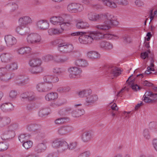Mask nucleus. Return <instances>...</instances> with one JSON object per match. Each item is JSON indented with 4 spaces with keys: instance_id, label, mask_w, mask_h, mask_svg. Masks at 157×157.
I'll list each match as a JSON object with an SVG mask.
<instances>
[{
    "instance_id": "nucleus-30",
    "label": "nucleus",
    "mask_w": 157,
    "mask_h": 157,
    "mask_svg": "<svg viewBox=\"0 0 157 157\" xmlns=\"http://www.w3.org/2000/svg\"><path fill=\"white\" fill-rule=\"evenodd\" d=\"M42 69L40 66L32 67L29 69L30 72L33 74H36L42 71Z\"/></svg>"
},
{
    "instance_id": "nucleus-21",
    "label": "nucleus",
    "mask_w": 157,
    "mask_h": 157,
    "mask_svg": "<svg viewBox=\"0 0 157 157\" xmlns=\"http://www.w3.org/2000/svg\"><path fill=\"white\" fill-rule=\"evenodd\" d=\"M75 64L77 66L81 67H85L88 65L87 61L82 59H79L76 60L75 61Z\"/></svg>"
},
{
    "instance_id": "nucleus-4",
    "label": "nucleus",
    "mask_w": 157,
    "mask_h": 157,
    "mask_svg": "<svg viewBox=\"0 0 157 157\" xmlns=\"http://www.w3.org/2000/svg\"><path fill=\"white\" fill-rule=\"evenodd\" d=\"M27 39L29 43L36 44L39 43L41 38L40 36L37 33H31L28 36Z\"/></svg>"
},
{
    "instance_id": "nucleus-9",
    "label": "nucleus",
    "mask_w": 157,
    "mask_h": 157,
    "mask_svg": "<svg viewBox=\"0 0 157 157\" xmlns=\"http://www.w3.org/2000/svg\"><path fill=\"white\" fill-rule=\"evenodd\" d=\"M27 129L28 130L36 133L41 128V126L40 124L33 123L28 124L27 125Z\"/></svg>"
},
{
    "instance_id": "nucleus-27",
    "label": "nucleus",
    "mask_w": 157,
    "mask_h": 157,
    "mask_svg": "<svg viewBox=\"0 0 157 157\" xmlns=\"http://www.w3.org/2000/svg\"><path fill=\"white\" fill-rule=\"evenodd\" d=\"M58 98V94L56 93H51L48 94L45 97V98L47 101H51Z\"/></svg>"
},
{
    "instance_id": "nucleus-37",
    "label": "nucleus",
    "mask_w": 157,
    "mask_h": 157,
    "mask_svg": "<svg viewBox=\"0 0 157 157\" xmlns=\"http://www.w3.org/2000/svg\"><path fill=\"white\" fill-rule=\"evenodd\" d=\"M49 109L47 108H42L39 112V114L40 116L42 117L47 115L49 113Z\"/></svg>"
},
{
    "instance_id": "nucleus-48",
    "label": "nucleus",
    "mask_w": 157,
    "mask_h": 157,
    "mask_svg": "<svg viewBox=\"0 0 157 157\" xmlns=\"http://www.w3.org/2000/svg\"><path fill=\"white\" fill-rule=\"evenodd\" d=\"M73 47L72 45L66 44L65 53H69L73 49Z\"/></svg>"
},
{
    "instance_id": "nucleus-43",
    "label": "nucleus",
    "mask_w": 157,
    "mask_h": 157,
    "mask_svg": "<svg viewBox=\"0 0 157 157\" xmlns=\"http://www.w3.org/2000/svg\"><path fill=\"white\" fill-rule=\"evenodd\" d=\"M115 2H113L116 4V3H117L119 5L123 6H126L128 4V2L127 0H113Z\"/></svg>"
},
{
    "instance_id": "nucleus-54",
    "label": "nucleus",
    "mask_w": 157,
    "mask_h": 157,
    "mask_svg": "<svg viewBox=\"0 0 157 157\" xmlns=\"http://www.w3.org/2000/svg\"><path fill=\"white\" fill-rule=\"evenodd\" d=\"M44 83H38L36 86V88L40 92H44Z\"/></svg>"
},
{
    "instance_id": "nucleus-19",
    "label": "nucleus",
    "mask_w": 157,
    "mask_h": 157,
    "mask_svg": "<svg viewBox=\"0 0 157 157\" xmlns=\"http://www.w3.org/2000/svg\"><path fill=\"white\" fill-rule=\"evenodd\" d=\"M98 99L96 95H90L87 97L86 99V102L87 105H90L94 103Z\"/></svg>"
},
{
    "instance_id": "nucleus-22",
    "label": "nucleus",
    "mask_w": 157,
    "mask_h": 157,
    "mask_svg": "<svg viewBox=\"0 0 157 157\" xmlns=\"http://www.w3.org/2000/svg\"><path fill=\"white\" fill-rule=\"evenodd\" d=\"M40 59L35 58L31 59L29 61V64L31 67L40 66L41 64Z\"/></svg>"
},
{
    "instance_id": "nucleus-14",
    "label": "nucleus",
    "mask_w": 157,
    "mask_h": 157,
    "mask_svg": "<svg viewBox=\"0 0 157 157\" xmlns=\"http://www.w3.org/2000/svg\"><path fill=\"white\" fill-rule=\"evenodd\" d=\"M19 24L26 26L30 23H32V20L29 16H24L21 17L19 20Z\"/></svg>"
},
{
    "instance_id": "nucleus-45",
    "label": "nucleus",
    "mask_w": 157,
    "mask_h": 157,
    "mask_svg": "<svg viewBox=\"0 0 157 157\" xmlns=\"http://www.w3.org/2000/svg\"><path fill=\"white\" fill-rule=\"evenodd\" d=\"M143 136L146 140H148L150 138V135L148 129H145L143 131Z\"/></svg>"
},
{
    "instance_id": "nucleus-7",
    "label": "nucleus",
    "mask_w": 157,
    "mask_h": 157,
    "mask_svg": "<svg viewBox=\"0 0 157 157\" xmlns=\"http://www.w3.org/2000/svg\"><path fill=\"white\" fill-rule=\"evenodd\" d=\"M93 134L91 131H86L84 132L82 135V139L85 142H87L92 138Z\"/></svg>"
},
{
    "instance_id": "nucleus-3",
    "label": "nucleus",
    "mask_w": 157,
    "mask_h": 157,
    "mask_svg": "<svg viewBox=\"0 0 157 157\" xmlns=\"http://www.w3.org/2000/svg\"><path fill=\"white\" fill-rule=\"evenodd\" d=\"M143 100L147 103H154L157 102V94L151 91L145 92L143 96Z\"/></svg>"
},
{
    "instance_id": "nucleus-55",
    "label": "nucleus",
    "mask_w": 157,
    "mask_h": 157,
    "mask_svg": "<svg viewBox=\"0 0 157 157\" xmlns=\"http://www.w3.org/2000/svg\"><path fill=\"white\" fill-rule=\"evenodd\" d=\"M151 52L150 50H148L147 51L142 52L141 54V57L142 58L145 59L148 57V53H151Z\"/></svg>"
},
{
    "instance_id": "nucleus-51",
    "label": "nucleus",
    "mask_w": 157,
    "mask_h": 157,
    "mask_svg": "<svg viewBox=\"0 0 157 157\" xmlns=\"http://www.w3.org/2000/svg\"><path fill=\"white\" fill-rule=\"evenodd\" d=\"M6 134H7L9 139H11L14 137L15 136L14 132L10 130L6 131Z\"/></svg>"
},
{
    "instance_id": "nucleus-6",
    "label": "nucleus",
    "mask_w": 157,
    "mask_h": 157,
    "mask_svg": "<svg viewBox=\"0 0 157 157\" xmlns=\"http://www.w3.org/2000/svg\"><path fill=\"white\" fill-rule=\"evenodd\" d=\"M68 71L69 73V77L71 78H75L76 76L81 73L82 70L76 67H70L68 69Z\"/></svg>"
},
{
    "instance_id": "nucleus-32",
    "label": "nucleus",
    "mask_w": 157,
    "mask_h": 157,
    "mask_svg": "<svg viewBox=\"0 0 157 157\" xmlns=\"http://www.w3.org/2000/svg\"><path fill=\"white\" fill-rule=\"evenodd\" d=\"M1 61L3 62H7L11 59V55L8 53H4L0 56Z\"/></svg>"
},
{
    "instance_id": "nucleus-29",
    "label": "nucleus",
    "mask_w": 157,
    "mask_h": 157,
    "mask_svg": "<svg viewBox=\"0 0 157 157\" xmlns=\"http://www.w3.org/2000/svg\"><path fill=\"white\" fill-rule=\"evenodd\" d=\"M31 50V48L29 47H22L19 49L18 51V53L21 54H24L29 53Z\"/></svg>"
},
{
    "instance_id": "nucleus-20",
    "label": "nucleus",
    "mask_w": 157,
    "mask_h": 157,
    "mask_svg": "<svg viewBox=\"0 0 157 157\" xmlns=\"http://www.w3.org/2000/svg\"><path fill=\"white\" fill-rule=\"evenodd\" d=\"M16 83L18 85H21L26 83L28 79L26 76L23 75H19L17 77Z\"/></svg>"
},
{
    "instance_id": "nucleus-53",
    "label": "nucleus",
    "mask_w": 157,
    "mask_h": 157,
    "mask_svg": "<svg viewBox=\"0 0 157 157\" xmlns=\"http://www.w3.org/2000/svg\"><path fill=\"white\" fill-rule=\"evenodd\" d=\"M28 137L25 136V134H21L19 136V140L21 142L23 143L28 140Z\"/></svg>"
},
{
    "instance_id": "nucleus-28",
    "label": "nucleus",
    "mask_w": 157,
    "mask_h": 157,
    "mask_svg": "<svg viewBox=\"0 0 157 157\" xmlns=\"http://www.w3.org/2000/svg\"><path fill=\"white\" fill-rule=\"evenodd\" d=\"M135 80V79L134 78L130 82H128V86L131 87L132 89L135 91H137V89L140 90L141 88L137 84H135L134 82Z\"/></svg>"
},
{
    "instance_id": "nucleus-62",
    "label": "nucleus",
    "mask_w": 157,
    "mask_h": 157,
    "mask_svg": "<svg viewBox=\"0 0 157 157\" xmlns=\"http://www.w3.org/2000/svg\"><path fill=\"white\" fill-rule=\"evenodd\" d=\"M150 127L152 129H157V122H151L149 124Z\"/></svg>"
},
{
    "instance_id": "nucleus-15",
    "label": "nucleus",
    "mask_w": 157,
    "mask_h": 157,
    "mask_svg": "<svg viewBox=\"0 0 157 157\" xmlns=\"http://www.w3.org/2000/svg\"><path fill=\"white\" fill-rule=\"evenodd\" d=\"M46 143L45 141L44 140L42 143L38 144L35 147V151L37 152H40L45 150L46 148Z\"/></svg>"
},
{
    "instance_id": "nucleus-8",
    "label": "nucleus",
    "mask_w": 157,
    "mask_h": 157,
    "mask_svg": "<svg viewBox=\"0 0 157 157\" xmlns=\"http://www.w3.org/2000/svg\"><path fill=\"white\" fill-rule=\"evenodd\" d=\"M29 29L26 26L20 24L16 29L17 32L20 34L23 35H25L29 31Z\"/></svg>"
},
{
    "instance_id": "nucleus-11",
    "label": "nucleus",
    "mask_w": 157,
    "mask_h": 157,
    "mask_svg": "<svg viewBox=\"0 0 157 157\" xmlns=\"http://www.w3.org/2000/svg\"><path fill=\"white\" fill-rule=\"evenodd\" d=\"M5 40L8 46H11L14 45L17 42L16 39L10 35L5 36Z\"/></svg>"
},
{
    "instance_id": "nucleus-33",
    "label": "nucleus",
    "mask_w": 157,
    "mask_h": 157,
    "mask_svg": "<svg viewBox=\"0 0 157 157\" xmlns=\"http://www.w3.org/2000/svg\"><path fill=\"white\" fill-rule=\"evenodd\" d=\"M68 148V144L65 141H63L58 151L60 152H63Z\"/></svg>"
},
{
    "instance_id": "nucleus-61",
    "label": "nucleus",
    "mask_w": 157,
    "mask_h": 157,
    "mask_svg": "<svg viewBox=\"0 0 157 157\" xmlns=\"http://www.w3.org/2000/svg\"><path fill=\"white\" fill-rule=\"evenodd\" d=\"M61 55H55L53 56V60L58 63H61Z\"/></svg>"
},
{
    "instance_id": "nucleus-64",
    "label": "nucleus",
    "mask_w": 157,
    "mask_h": 157,
    "mask_svg": "<svg viewBox=\"0 0 157 157\" xmlns=\"http://www.w3.org/2000/svg\"><path fill=\"white\" fill-rule=\"evenodd\" d=\"M45 62H48L50 60H53V56L50 55H48L44 57Z\"/></svg>"
},
{
    "instance_id": "nucleus-13",
    "label": "nucleus",
    "mask_w": 157,
    "mask_h": 157,
    "mask_svg": "<svg viewBox=\"0 0 157 157\" xmlns=\"http://www.w3.org/2000/svg\"><path fill=\"white\" fill-rule=\"evenodd\" d=\"M36 25L37 27L40 29L43 30L47 29L49 26V23L46 20L39 21L37 22Z\"/></svg>"
},
{
    "instance_id": "nucleus-63",
    "label": "nucleus",
    "mask_w": 157,
    "mask_h": 157,
    "mask_svg": "<svg viewBox=\"0 0 157 157\" xmlns=\"http://www.w3.org/2000/svg\"><path fill=\"white\" fill-rule=\"evenodd\" d=\"M153 10H151L149 12V16L151 19V21L154 18V15L157 14V10L155 11L154 13V15L153 13Z\"/></svg>"
},
{
    "instance_id": "nucleus-34",
    "label": "nucleus",
    "mask_w": 157,
    "mask_h": 157,
    "mask_svg": "<svg viewBox=\"0 0 157 157\" xmlns=\"http://www.w3.org/2000/svg\"><path fill=\"white\" fill-rule=\"evenodd\" d=\"M17 64L15 63H11L8 64L6 66V68L7 71H12L17 69Z\"/></svg>"
},
{
    "instance_id": "nucleus-46",
    "label": "nucleus",
    "mask_w": 157,
    "mask_h": 157,
    "mask_svg": "<svg viewBox=\"0 0 157 157\" xmlns=\"http://www.w3.org/2000/svg\"><path fill=\"white\" fill-rule=\"evenodd\" d=\"M124 42L126 43H130L131 42V39L130 36L128 34L124 35L123 37Z\"/></svg>"
},
{
    "instance_id": "nucleus-35",
    "label": "nucleus",
    "mask_w": 157,
    "mask_h": 157,
    "mask_svg": "<svg viewBox=\"0 0 157 157\" xmlns=\"http://www.w3.org/2000/svg\"><path fill=\"white\" fill-rule=\"evenodd\" d=\"M11 78V74L6 72L0 78V80L3 82H7Z\"/></svg>"
},
{
    "instance_id": "nucleus-40",
    "label": "nucleus",
    "mask_w": 157,
    "mask_h": 157,
    "mask_svg": "<svg viewBox=\"0 0 157 157\" xmlns=\"http://www.w3.org/2000/svg\"><path fill=\"white\" fill-rule=\"evenodd\" d=\"M8 6L12 12L14 11L18 8V5L15 3H11L8 4Z\"/></svg>"
},
{
    "instance_id": "nucleus-18",
    "label": "nucleus",
    "mask_w": 157,
    "mask_h": 157,
    "mask_svg": "<svg viewBox=\"0 0 157 157\" xmlns=\"http://www.w3.org/2000/svg\"><path fill=\"white\" fill-rule=\"evenodd\" d=\"M100 48L106 50H110L113 48V44L111 43L106 41H101L99 43Z\"/></svg>"
},
{
    "instance_id": "nucleus-36",
    "label": "nucleus",
    "mask_w": 157,
    "mask_h": 157,
    "mask_svg": "<svg viewBox=\"0 0 157 157\" xmlns=\"http://www.w3.org/2000/svg\"><path fill=\"white\" fill-rule=\"evenodd\" d=\"M63 30L61 29H56L51 28L48 29V32L49 34L50 35H52L54 34H56L62 33Z\"/></svg>"
},
{
    "instance_id": "nucleus-5",
    "label": "nucleus",
    "mask_w": 157,
    "mask_h": 157,
    "mask_svg": "<svg viewBox=\"0 0 157 157\" xmlns=\"http://www.w3.org/2000/svg\"><path fill=\"white\" fill-rule=\"evenodd\" d=\"M68 10L72 13L80 12L83 9L82 5L75 3L70 4L67 6Z\"/></svg>"
},
{
    "instance_id": "nucleus-10",
    "label": "nucleus",
    "mask_w": 157,
    "mask_h": 157,
    "mask_svg": "<svg viewBox=\"0 0 157 157\" xmlns=\"http://www.w3.org/2000/svg\"><path fill=\"white\" fill-rule=\"evenodd\" d=\"M72 130V128L70 126H63L59 128L58 133L61 135H63Z\"/></svg>"
},
{
    "instance_id": "nucleus-25",
    "label": "nucleus",
    "mask_w": 157,
    "mask_h": 157,
    "mask_svg": "<svg viewBox=\"0 0 157 157\" xmlns=\"http://www.w3.org/2000/svg\"><path fill=\"white\" fill-rule=\"evenodd\" d=\"M89 26V24L86 21H79L76 24V27L78 29H86Z\"/></svg>"
},
{
    "instance_id": "nucleus-31",
    "label": "nucleus",
    "mask_w": 157,
    "mask_h": 157,
    "mask_svg": "<svg viewBox=\"0 0 157 157\" xmlns=\"http://www.w3.org/2000/svg\"><path fill=\"white\" fill-rule=\"evenodd\" d=\"M63 141L60 139H55L52 142V146L53 147L58 149V150Z\"/></svg>"
},
{
    "instance_id": "nucleus-23",
    "label": "nucleus",
    "mask_w": 157,
    "mask_h": 157,
    "mask_svg": "<svg viewBox=\"0 0 157 157\" xmlns=\"http://www.w3.org/2000/svg\"><path fill=\"white\" fill-rule=\"evenodd\" d=\"M91 33L93 40H100L103 38L104 34L98 31L94 32Z\"/></svg>"
},
{
    "instance_id": "nucleus-38",
    "label": "nucleus",
    "mask_w": 157,
    "mask_h": 157,
    "mask_svg": "<svg viewBox=\"0 0 157 157\" xmlns=\"http://www.w3.org/2000/svg\"><path fill=\"white\" fill-rule=\"evenodd\" d=\"M44 92L48 91L51 90L53 87V85L51 83H44Z\"/></svg>"
},
{
    "instance_id": "nucleus-16",
    "label": "nucleus",
    "mask_w": 157,
    "mask_h": 157,
    "mask_svg": "<svg viewBox=\"0 0 157 157\" xmlns=\"http://www.w3.org/2000/svg\"><path fill=\"white\" fill-rule=\"evenodd\" d=\"M119 71H121L117 67H112L109 68L107 72L108 73H109L110 74L113 75L114 76L117 77L121 74L119 72Z\"/></svg>"
},
{
    "instance_id": "nucleus-57",
    "label": "nucleus",
    "mask_w": 157,
    "mask_h": 157,
    "mask_svg": "<svg viewBox=\"0 0 157 157\" xmlns=\"http://www.w3.org/2000/svg\"><path fill=\"white\" fill-rule=\"evenodd\" d=\"M71 25L70 23L69 22L63 23L61 24L60 25L61 29L62 30H63L64 29H66L67 27H69Z\"/></svg>"
},
{
    "instance_id": "nucleus-58",
    "label": "nucleus",
    "mask_w": 157,
    "mask_h": 157,
    "mask_svg": "<svg viewBox=\"0 0 157 157\" xmlns=\"http://www.w3.org/2000/svg\"><path fill=\"white\" fill-rule=\"evenodd\" d=\"M37 133L38 136L41 138H44L45 136V134L44 131L40 128L36 133Z\"/></svg>"
},
{
    "instance_id": "nucleus-50",
    "label": "nucleus",
    "mask_w": 157,
    "mask_h": 157,
    "mask_svg": "<svg viewBox=\"0 0 157 157\" xmlns=\"http://www.w3.org/2000/svg\"><path fill=\"white\" fill-rule=\"evenodd\" d=\"M53 78V76L52 75L45 76L44 77V81L45 82L51 83H52Z\"/></svg>"
},
{
    "instance_id": "nucleus-42",
    "label": "nucleus",
    "mask_w": 157,
    "mask_h": 157,
    "mask_svg": "<svg viewBox=\"0 0 157 157\" xmlns=\"http://www.w3.org/2000/svg\"><path fill=\"white\" fill-rule=\"evenodd\" d=\"M8 144L4 142H0V151H3L7 149L8 147Z\"/></svg>"
},
{
    "instance_id": "nucleus-59",
    "label": "nucleus",
    "mask_w": 157,
    "mask_h": 157,
    "mask_svg": "<svg viewBox=\"0 0 157 157\" xmlns=\"http://www.w3.org/2000/svg\"><path fill=\"white\" fill-rule=\"evenodd\" d=\"M17 93L16 91L12 90L10 93V97L12 98H16Z\"/></svg>"
},
{
    "instance_id": "nucleus-52",
    "label": "nucleus",
    "mask_w": 157,
    "mask_h": 157,
    "mask_svg": "<svg viewBox=\"0 0 157 157\" xmlns=\"http://www.w3.org/2000/svg\"><path fill=\"white\" fill-rule=\"evenodd\" d=\"M18 127V124L16 123L11 124L9 127L8 129L10 130L13 131L16 129Z\"/></svg>"
},
{
    "instance_id": "nucleus-26",
    "label": "nucleus",
    "mask_w": 157,
    "mask_h": 157,
    "mask_svg": "<svg viewBox=\"0 0 157 157\" xmlns=\"http://www.w3.org/2000/svg\"><path fill=\"white\" fill-rule=\"evenodd\" d=\"M87 56L90 58L95 59L98 58L100 57V54L97 52L92 51L87 53Z\"/></svg>"
},
{
    "instance_id": "nucleus-56",
    "label": "nucleus",
    "mask_w": 157,
    "mask_h": 157,
    "mask_svg": "<svg viewBox=\"0 0 157 157\" xmlns=\"http://www.w3.org/2000/svg\"><path fill=\"white\" fill-rule=\"evenodd\" d=\"M67 120V118L66 117H62L56 119L55 122L56 124H60L66 122Z\"/></svg>"
},
{
    "instance_id": "nucleus-1",
    "label": "nucleus",
    "mask_w": 157,
    "mask_h": 157,
    "mask_svg": "<svg viewBox=\"0 0 157 157\" xmlns=\"http://www.w3.org/2000/svg\"><path fill=\"white\" fill-rule=\"evenodd\" d=\"M88 17L90 20L93 21L103 20V24L97 25L95 27L98 30L104 31L108 30L111 28L112 26H117L119 23L113 15L108 13L100 15L90 13L88 14Z\"/></svg>"
},
{
    "instance_id": "nucleus-24",
    "label": "nucleus",
    "mask_w": 157,
    "mask_h": 157,
    "mask_svg": "<svg viewBox=\"0 0 157 157\" xmlns=\"http://www.w3.org/2000/svg\"><path fill=\"white\" fill-rule=\"evenodd\" d=\"M85 112V111L83 109H76L71 112V114L73 117H76L83 115Z\"/></svg>"
},
{
    "instance_id": "nucleus-17",
    "label": "nucleus",
    "mask_w": 157,
    "mask_h": 157,
    "mask_svg": "<svg viewBox=\"0 0 157 157\" xmlns=\"http://www.w3.org/2000/svg\"><path fill=\"white\" fill-rule=\"evenodd\" d=\"M63 20V18L61 17H53L50 19L51 22L54 25L59 24V25H60Z\"/></svg>"
},
{
    "instance_id": "nucleus-60",
    "label": "nucleus",
    "mask_w": 157,
    "mask_h": 157,
    "mask_svg": "<svg viewBox=\"0 0 157 157\" xmlns=\"http://www.w3.org/2000/svg\"><path fill=\"white\" fill-rule=\"evenodd\" d=\"M90 155V152L89 151H86L80 154L78 157H89Z\"/></svg>"
},
{
    "instance_id": "nucleus-12",
    "label": "nucleus",
    "mask_w": 157,
    "mask_h": 157,
    "mask_svg": "<svg viewBox=\"0 0 157 157\" xmlns=\"http://www.w3.org/2000/svg\"><path fill=\"white\" fill-rule=\"evenodd\" d=\"M0 107L3 112H7L13 110L14 107L11 103H8L2 104Z\"/></svg>"
},
{
    "instance_id": "nucleus-44",
    "label": "nucleus",
    "mask_w": 157,
    "mask_h": 157,
    "mask_svg": "<svg viewBox=\"0 0 157 157\" xmlns=\"http://www.w3.org/2000/svg\"><path fill=\"white\" fill-rule=\"evenodd\" d=\"M66 44L65 43H61L58 45V50L62 52L65 53Z\"/></svg>"
},
{
    "instance_id": "nucleus-49",
    "label": "nucleus",
    "mask_w": 157,
    "mask_h": 157,
    "mask_svg": "<svg viewBox=\"0 0 157 157\" xmlns=\"http://www.w3.org/2000/svg\"><path fill=\"white\" fill-rule=\"evenodd\" d=\"M35 96L34 93L32 91L28 92L27 99L29 101L33 100L35 99Z\"/></svg>"
},
{
    "instance_id": "nucleus-2",
    "label": "nucleus",
    "mask_w": 157,
    "mask_h": 157,
    "mask_svg": "<svg viewBox=\"0 0 157 157\" xmlns=\"http://www.w3.org/2000/svg\"><path fill=\"white\" fill-rule=\"evenodd\" d=\"M71 35L72 36L80 35L78 39L81 44H90L93 41L91 33L78 32L72 33Z\"/></svg>"
},
{
    "instance_id": "nucleus-47",
    "label": "nucleus",
    "mask_w": 157,
    "mask_h": 157,
    "mask_svg": "<svg viewBox=\"0 0 157 157\" xmlns=\"http://www.w3.org/2000/svg\"><path fill=\"white\" fill-rule=\"evenodd\" d=\"M103 38H106L109 39H111L112 38L114 39H117L118 37L117 36H115L114 35L110 34H104Z\"/></svg>"
},
{
    "instance_id": "nucleus-39",
    "label": "nucleus",
    "mask_w": 157,
    "mask_h": 157,
    "mask_svg": "<svg viewBox=\"0 0 157 157\" xmlns=\"http://www.w3.org/2000/svg\"><path fill=\"white\" fill-rule=\"evenodd\" d=\"M33 144V143L32 141L27 140V141L23 143L22 146L25 149H28L32 146Z\"/></svg>"
},
{
    "instance_id": "nucleus-41",
    "label": "nucleus",
    "mask_w": 157,
    "mask_h": 157,
    "mask_svg": "<svg viewBox=\"0 0 157 157\" xmlns=\"http://www.w3.org/2000/svg\"><path fill=\"white\" fill-rule=\"evenodd\" d=\"M70 90L68 86L60 87L58 88L57 91L60 93L66 92L69 91Z\"/></svg>"
}]
</instances>
